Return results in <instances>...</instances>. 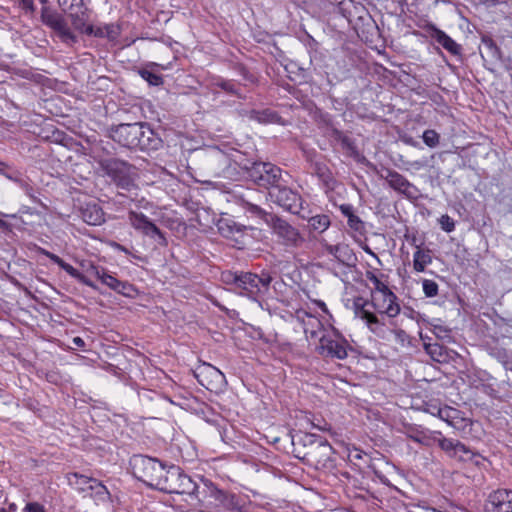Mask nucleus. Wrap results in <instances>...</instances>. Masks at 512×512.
Here are the masks:
<instances>
[{
	"label": "nucleus",
	"instance_id": "obj_19",
	"mask_svg": "<svg viewBox=\"0 0 512 512\" xmlns=\"http://www.w3.org/2000/svg\"><path fill=\"white\" fill-rule=\"evenodd\" d=\"M371 306H373L380 314H385L389 318H394L400 313V305L397 303V296L389 297L386 293H380L376 296L372 293Z\"/></svg>",
	"mask_w": 512,
	"mask_h": 512
},
{
	"label": "nucleus",
	"instance_id": "obj_22",
	"mask_svg": "<svg viewBox=\"0 0 512 512\" xmlns=\"http://www.w3.org/2000/svg\"><path fill=\"white\" fill-rule=\"evenodd\" d=\"M42 20L46 25L57 31L62 37L74 39V36L70 32L65 20L59 14L43 11Z\"/></svg>",
	"mask_w": 512,
	"mask_h": 512
},
{
	"label": "nucleus",
	"instance_id": "obj_29",
	"mask_svg": "<svg viewBox=\"0 0 512 512\" xmlns=\"http://www.w3.org/2000/svg\"><path fill=\"white\" fill-rule=\"evenodd\" d=\"M438 436H441V432H439V431H433V432L420 431V432H417L416 434L410 435V438L417 443H420L425 446H430L433 443H436V439Z\"/></svg>",
	"mask_w": 512,
	"mask_h": 512
},
{
	"label": "nucleus",
	"instance_id": "obj_5",
	"mask_svg": "<svg viewBox=\"0 0 512 512\" xmlns=\"http://www.w3.org/2000/svg\"><path fill=\"white\" fill-rule=\"evenodd\" d=\"M133 476L150 488H154L164 463L157 458L144 455H133L129 461Z\"/></svg>",
	"mask_w": 512,
	"mask_h": 512
},
{
	"label": "nucleus",
	"instance_id": "obj_51",
	"mask_svg": "<svg viewBox=\"0 0 512 512\" xmlns=\"http://www.w3.org/2000/svg\"><path fill=\"white\" fill-rule=\"evenodd\" d=\"M340 210L341 212L347 217V219L349 218V215H353V207L349 204H344V205H341L340 206Z\"/></svg>",
	"mask_w": 512,
	"mask_h": 512
},
{
	"label": "nucleus",
	"instance_id": "obj_48",
	"mask_svg": "<svg viewBox=\"0 0 512 512\" xmlns=\"http://www.w3.org/2000/svg\"><path fill=\"white\" fill-rule=\"evenodd\" d=\"M41 253L43 255H45L47 258H49L52 262H54L55 264H57L59 267H61V265L63 264L64 260L62 258H60L59 256H57L56 254L54 253H51L47 250H44L42 249L41 250Z\"/></svg>",
	"mask_w": 512,
	"mask_h": 512
},
{
	"label": "nucleus",
	"instance_id": "obj_39",
	"mask_svg": "<svg viewBox=\"0 0 512 512\" xmlns=\"http://www.w3.org/2000/svg\"><path fill=\"white\" fill-rule=\"evenodd\" d=\"M422 286L426 297H435L438 294V284L435 281L425 279Z\"/></svg>",
	"mask_w": 512,
	"mask_h": 512
},
{
	"label": "nucleus",
	"instance_id": "obj_21",
	"mask_svg": "<svg viewBox=\"0 0 512 512\" xmlns=\"http://www.w3.org/2000/svg\"><path fill=\"white\" fill-rule=\"evenodd\" d=\"M137 140V148L141 150H157L162 145L161 138L150 128L147 123H141V129H139Z\"/></svg>",
	"mask_w": 512,
	"mask_h": 512
},
{
	"label": "nucleus",
	"instance_id": "obj_43",
	"mask_svg": "<svg viewBox=\"0 0 512 512\" xmlns=\"http://www.w3.org/2000/svg\"><path fill=\"white\" fill-rule=\"evenodd\" d=\"M347 220H348V225L351 229H353L355 231H360L362 229L363 223L357 215H355V214L349 215V218Z\"/></svg>",
	"mask_w": 512,
	"mask_h": 512
},
{
	"label": "nucleus",
	"instance_id": "obj_15",
	"mask_svg": "<svg viewBox=\"0 0 512 512\" xmlns=\"http://www.w3.org/2000/svg\"><path fill=\"white\" fill-rule=\"evenodd\" d=\"M141 123L121 124L113 131V139L124 147L135 149L139 140H137Z\"/></svg>",
	"mask_w": 512,
	"mask_h": 512
},
{
	"label": "nucleus",
	"instance_id": "obj_16",
	"mask_svg": "<svg viewBox=\"0 0 512 512\" xmlns=\"http://www.w3.org/2000/svg\"><path fill=\"white\" fill-rule=\"evenodd\" d=\"M320 243L325 251L332 255L339 263L347 267H354L356 265L357 257L349 245L344 243L331 245L324 239Z\"/></svg>",
	"mask_w": 512,
	"mask_h": 512
},
{
	"label": "nucleus",
	"instance_id": "obj_55",
	"mask_svg": "<svg viewBox=\"0 0 512 512\" xmlns=\"http://www.w3.org/2000/svg\"><path fill=\"white\" fill-rule=\"evenodd\" d=\"M219 230L223 235L228 236V234L225 232L224 224L222 222L219 224Z\"/></svg>",
	"mask_w": 512,
	"mask_h": 512
},
{
	"label": "nucleus",
	"instance_id": "obj_45",
	"mask_svg": "<svg viewBox=\"0 0 512 512\" xmlns=\"http://www.w3.org/2000/svg\"><path fill=\"white\" fill-rule=\"evenodd\" d=\"M23 512H46L43 505L37 502L27 503Z\"/></svg>",
	"mask_w": 512,
	"mask_h": 512
},
{
	"label": "nucleus",
	"instance_id": "obj_46",
	"mask_svg": "<svg viewBox=\"0 0 512 512\" xmlns=\"http://www.w3.org/2000/svg\"><path fill=\"white\" fill-rule=\"evenodd\" d=\"M336 135H337V139H339L341 141L344 148L349 149V150L354 149L353 142L351 141L350 138H348L347 136L343 135L342 133H340L338 131H336Z\"/></svg>",
	"mask_w": 512,
	"mask_h": 512
},
{
	"label": "nucleus",
	"instance_id": "obj_49",
	"mask_svg": "<svg viewBox=\"0 0 512 512\" xmlns=\"http://www.w3.org/2000/svg\"><path fill=\"white\" fill-rule=\"evenodd\" d=\"M18 1H19V4L22 9L29 11V12L34 11L33 0H18Z\"/></svg>",
	"mask_w": 512,
	"mask_h": 512
},
{
	"label": "nucleus",
	"instance_id": "obj_38",
	"mask_svg": "<svg viewBox=\"0 0 512 512\" xmlns=\"http://www.w3.org/2000/svg\"><path fill=\"white\" fill-rule=\"evenodd\" d=\"M245 207L249 212H251V213L257 215L259 218H261L266 224H267V217L276 215L273 213H268V212L264 211L260 206L250 203V202H245Z\"/></svg>",
	"mask_w": 512,
	"mask_h": 512
},
{
	"label": "nucleus",
	"instance_id": "obj_2",
	"mask_svg": "<svg viewBox=\"0 0 512 512\" xmlns=\"http://www.w3.org/2000/svg\"><path fill=\"white\" fill-rule=\"evenodd\" d=\"M153 489L169 494H194L197 486L180 467L164 464Z\"/></svg>",
	"mask_w": 512,
	"mask_h": 512
},
{
	"label": "nucleus",
	"instance_id": "obj_56",
	"mask_svg": "<svg viewBox=\"0 0 512 512\" xmlns=\"http://www.w3.org/2000/svg\"><path fill=\"white\" fill-rule=\"evenodd\" d=\"M6 165L0 161V173H3V167H5Z\"/></svg>",
	"mask_w": 512,
	"mask_h": 512
},
{
	"label": "nucleus",
	"instance_id": "obj_40",
	"mask_svg": "<svg viewBox=\"0 0 512 512\" xmlns=\"http://www.w3.org/2000/svg\"><path fill=\"white\" fill-rule=\"evenodd\" d=\"M439 223L441 225V228L445 232H452L455 229V222L454 220L448 216V215H442L439 219Z\"/></svg>",
	"mask_w": 512,
	"mask_h": 512
},
{
	"label": "nucleus",
	"instance_id": "obj_27",
	"mask_svg": "<svg viewBox=\"0 0 512 512\" xmlns=\"http://www.w3.org/2000/svg\"><path fill=\"white\" fill-rule=\"evenodd\" d=\"M330 218L325 214H318L308 219V226L311 231L323 233L330 226Z\"/></svg>",
	"mask_w": 512,
	"mask_h": 512
},
{
	"label": "nucleus",
	"instance_id": "obj_28",
	"mask_svg": "<svg viewBox=\"0 0 512 512\" xmlns=\"http://www.w3.org/2000/svg\"><path fill=\"white\" fill-rule=\"evenodd\" d=\"M432 262V257L429 250L417 249L413 255V268L417 272L425 271L427 265Z\"/></svg>",
	"mask_w": 512,
	"mask_h": 512
},
{
	"label": "nucleus",
	"instance_id": "obj_13",
	"mask_svg": "<svg viewBox=\"0 0 512 512\" xmlns=\"http://www.w3.org/2000/svg\"><path fill=\"white\" fill-rule=\"evenodd\" d=\"M436 443L450 458L457 459L459 461L471 460L473 453L469 447L464 445L459 440L438 436Z\"/></svg>",
	"mask_w": 512,
	"mask_h": 512
},
{
	"label": "nucleus",
	"instance_id": "obj_36",
	"mask_svg": "<svg viewBox=\"0 0 512 512\" xmlns=\"http://www.w3.org/2000/svg\"><path fill=\"white\" fill-rule=\"evenodd\" d=\"M483 44L487 50V53L493 60H500L501 59V50L498 48V46L494 43V41L490 38L483 39Z\"/></svg>",
	"mask_w": 512,
	"mask_h": 512
},
{
	"label": "nucleus",
	"instance_id": "obj_12",
	"mask_svg": "<svg viewBox=\"0 0 512 512\" xmlns=\"http://www.w3.org/2000/svg\"><path fill=\"white\" fill-rule=\"evenodd\" d=\"M196 377L198 382L210 391L219 390L226 384L224 374L210 364L203 365L197 372Z\"/></svg>",
	"mask_w": 512,
	"mask_h": 512
},
{
	"label": "nucleus",
	"instance_id": "obj_50",
	"mask_svg": "<svg viewBox=\"0 0 512 512\" xmlns=\"http://www.w3.org/2000/svg\"><path fill=\"white\" fill-rule=\"evenodd\" d=\"M77 280L93 289H97V286L91 281L89 280L86 276H84L83 274L80 273L79 277H77Z\"/></svg>",
	"mask_w": 512,
	"mask_h": 512
},
{
	"label": "nucleus",
	"instance_id": "obj_9",
	"mask_svg": "<svg viewBox=\"0 0 512 512\" xmlns=\"http://www.w3.org/2000/svg\"><path fill=\"white\" fill-rule=\"evenodd\" d=\"M104 170L118 188L130 191L134 187V167L127 162L118 159L107 160Z\"/></svg>",
	"mask_w": 512,
	"mask_h": 512
},
{
	"label": "nucleus",
	"instance_id": "obj_23",
	"mask_svg": "<svg viewBox=\"0 0 512 512\" xmlns=\"http://www.w3.org/2000/svg\"><path fill=\"white\" fill-rule=\"evenodd\" d=\"M432 37L439 45H441L452 55H460L461 46L442 30L435 28L433 30Z\"/></svg>",
	"mask_w": 512,
	"mask_h": 512
},
{
	"label": "nucleus",
	"instance_id": "obj_33",
	"mask_svg": "<svg viewBox=\"0 0 512 512\" xmlns=\"http://www.w3.org/2000/svg\"><path fill=\"white\" fill-rule=\"evenodd\" d=\"M212 496L226 508H233L235 506V496L227 494L218 488L212 490Z\"/></svg>",
	"mask_w": 512,
	"mask_h": 512
},
{
	"label": "nucleus",
	"instance_id": "obj_26",
	"mask_svg": "<svg viewBox=\"0 0 512 512\" xmlns=\"http://www.w3.org/2000/svg\"><path fill=\"white\" fill-rule=\"evenodd\" d=\"M92 486H88V495L92 497L96 502H106L110 499V493L102 482L94 479Z\"/></svg>",
	"mask_w": 512,
	"mask_h": 512
},
{
	"label": "nucleus",
	"instance_id": "obj_31",
	"mask_svg": "<svg viewBox=\"0 0 512 512\" xmlns=\"http://www.w3.org/2000/svg\"><path fill=\"white\" fill-rule=\"evenodd\" d=\"M459 410L446 406L437 408V416L451 426H455L454 420L459 418Z\"/></svg>",
	"mask_w": 512,
	"mask_h": 512
},
{
	"label": "nucleus",
	"instance_id": "obj_52",
	"mask_svg": "<svg viewBox=\"0 0 512 512\" xmlns=\"http://www.w3.org/2000/svg\"><path fill=\"white\" fill-rule=\"evenodd\" d=\"M0 215L7 216L6 214L1 213V212H0ZM0 229L3 230V231H10L11 230V225L8 222L0 219Z\"/></svg>",
	"mask_w": 512,
	"mask_h": 512
},
{
	"label": "nucleus",
	"instance_id": "obj_14",
	"mask_svg": "<svg viewBox=\"0 0 512 512\" xmlns=\"http://www.w3.org/2000/svg\"><path fill=\"white\" fill-rule=\"evenodd\" d=\"M485 512H512V490L492 492L484 505Z\"/></svg>",
	"mask_w": 512,
	"mask_h": 512
},
{
	"label": "nucleus",
	"instance_id": "obj_35",
	"mask_svg": "<svg viewBox=\"0 0 512 512\" xmlns=\"http://www.w3.org/2000/svg\"><path fill=\"white\" fill-rule=\"evenodd\" d=\"M139 75L152 86H159V85L163 84L162 76L158 75L148 69H141L139 71Z\"/></svg>",
	"mask_w": 512,
	"mask_h": 512
},
{
	"label": "nucleus",
	"instance_id": "obj_58",
	"mask_svg": "<svg viewBox=\"0 0 512 512\" xmlns=\"http://www.w3.org/2000/svg\"><path fill=\"white\" fill-rule=\"evenodd\" d=\"M40 2H41L42 4H45V3L47 2V0H40Z\"/></svg>",
	"mask_w": 512,
	"mask_h": 512
},
{
	"label": "nucleus",
	"instance_id": "obj_4",
	"mask_svg": "<svg viewBox=\"0 0 512 512\" xmlns=\"http://www.w3.org/2000/svg\"><path fill=\"white\" fill-rule=\"evenodd\" d=\"M267 225L276 237L277 243L287 251L299 249L306 242L304 235L297 227L278 215L267 217Z\"/></svg>",
	"mask_w": 512,
	"mask_h": 512
},
{
	"label": "nucleus",
	"instance_id": "obj_7",
	"mask_svg": "<svg viewBox=\"0 0 512 512\" xmlns=\"http://www.w3.org/2000/svg\"><path fill=\"white\" fill-rule=\"evenodd\" d=\"M287 184L288 179L285 178L282 184H279L268 192V197L283 210L292 214H299L302 209L303 199L296 190L288 187Z\"/></svg>",
	"mask_w": 512,
	"mask_h": 512
},
{
	"label": "nucleus",
	"instance_id": "obj_11",
	"mask_svg": "<svg viewBox=\"0 0 512 512\" xmlns=\"http://www.w3.org/2000/svg\"><path fill=\"white\" fill-rule=\"evenodd\" d=\"M358 299L354 302L355 314L366 322L368 329L378 337L384 338L386 333L385 323L376 314L367 310L365 307L371 305L369 301H363Z\"/></svg>",
	"mask_w": 512,
	"mask_h": 512
},
{
	"label": "nucleus",
	"instance_id": "obj_32",
	"mask_svg": "<svg viewBox=\"0 0 512 512\" xmlns=\"http://www.w3.org/2000/svg\"><path fill=\"white\" fill-rule=\"evenodd\" d=\"M365 276L369 281L373 283L376 292L386 293L389 297H394V293L389 289V287L381 282L380 279L372 271H366Z\"/></svg>",
	"mask_w": 512,
	"mask_h": 512
},
{
	"label": "nucleus",
	"instance_id": "obj_57",
	"mask_svg": "<svg viewBox=\"0 0 512 512\" xmlns=\"http://www.w3.org/2000/svg\"><path fill=\"white\" fill-rule=\"evenodd\" d=\"M9 509H10L11 511H15V510H16V505H15V504H11V505L9 506Z\"/></svg>",
	"mask_w": 512,
	"mask_h": 512
},
{
	"label": "nucleus",
	"instance_id": "obj_59",
	"mask_svg": "<svg viewBox=\"0 0 512 512\" xmlns=\"http://www.w3.org/2000/svg\"><path fill=\"white\" fill-rule=\"evenodd\" d=\"M0 512H8V511L5 509H0Z\"/></svg>",
	"mask_w": 512,
	"mask_h": 512
},
{
	"label": "nucleus",
	"instance_id": "obj_25",
	"mask_svg": "<svg viewBox=\"0 0 512 512\" xmlns=\"http://www.w3.org/2000/svg\"><path fill=\"white\" fill-rule=\"evenodd\" d=\"M82 219L89 225H100L104 221V214L97 205H87L81 212Z\"/></svg>",
	"mask_w": 512,
	"mask_h": 512
},
{
	"label": "nucleus",
	"instance_id": "obj_30",
	"mask_svg": "<svg viewBox=\"0 0 512 512\" xmlns=\"http://www.w3.org/2000/svg\"><path fill=\"white\" fill-rule=\"evenodd\" d=\"M426 352L431 356L434 361L443 362L446 359V349L443 345L438 343L425 344Z\"/></svg>",
	"mask_w": 512,
	"mask_h": 512
},
{
	"label": "nucleus",
	"instance_id": "obj_54",
	"mask_svg": "<svg viewBox=\"0 0 512 512\" xmlns=\"http://www.w3.org/2000/svg\"><path fill=\"white\" fill-rule=\"evenodd\" d=\"M73 343L78 347H83L85 345L84 340L80 337L73 338Z\"/></svg>",
	"mask_w": 512,
	"mask_h": 512
},
{
	"label": "nucleus",
	"instance_id": "obj_8",
	"mask_svg": "<svg viewBox=\"0 0 512 512\" xmlns=\"http://www.w3.org/2000/svg\"><path fill=\"white\" fill-rule=\"evenodd\" d=\"M89 0H58L62 10L68 13L75 29L87 35L93 34V27L88 25V4Z\"/></svg>",
	"mask_w": 512,
	"mask_h": 512
},
{
	"label": "nucleus",
	"instance_id": "obj_47",
	"mask_svg": "<svg viewBox=\"0 0 512 512\" xmlns=\"http://www.w3.org/2000/svg\"><path fill=\"white\" fill-rule=\"evenodd\" d=\"M60 268L66 271L71 277L75 279H77V277H79L80 275V272L77 269H75L72 265L66 263L65 261L63 262Z\"/></svg>",
	"mask_w": 512,
	"mask_h": 512
},
{
	"label": "nucleus",
	"instance_id": "obj_44",
	"mask_svg": "<svg viewBox=\"0 0 512 512\" xmlns=\"http://www.w3.org/2000/svg\"><path fill=\"white\" fill-rule=\"evenodd\" d=\"M218 86L223 89L224 91L228 92V93H231V94H236L237 91H236V85L234 82L232 81H221L218 83Z\"/></svg>",
	"mask_w": 512,
	"mask_h": 512
},
{
	"label": "nucleus",
	"instance_id": "obj_10",
	"mask_svg": "<svg viewBox=\"0 0 512 512\" xmlns=\"http://www.w3.org/2000/svg\"><path fill=\"white\" fill-rule=\"evenodd\" d=\"M128 219L134 229L157 240L160 245H166V238L163 232L146 215L141 212L130 211Z\"/></svg>",
	"mask_w": 512,
	"mask_h": 512
},
{
	"label": "nucleus",
	"instance_id": "obj_41",
	"mask_svg": "<svg viewBox=\"0 0 512 512\" xmlns=\"http://www.w3.org/2000/svg\"><path fill=\"white\" fill-rule=\"evenodd\" d=\"M392 333L394 335L395 342L401 346H405L407 343H409V335L404 330L398 329L392 331Z\"/></svg>",
	"mask_w": 512,
	"mask_h": 512
},
{
	"label": "nucleus",
	"instance_id": "obj_24",
	"mask_svg": "<svg viewBox=\"0 0 512 512\" xmlns=\"http://www.w3.org/2000/svg\"><path fill=\"white\" fill-rule=\"evenodd\" d=\"M94 479L95 478L88 477L86 475L79 474L76 472L67 474V480L69 485L80 493L88 494V486H92V481H94Z\"/></svg>",
	"mask_w": 512,
	"mask_h": 512
},
{
	"label": "nucleus",
	"instance_id": "obj_1",
	"mask_svg": "<svg viewBox=\"0 0 512 512\" xmlns=\"http://www.w3.org/2000/svg\"><path fill=\"white\" fill-rule=\"evenodd\" d=\"M296 458L317 470L332 471L336 466L333 447L323 437L305 433L292 438Z\"/></svg>",
	"mask_w": 512,
	"mask_h": 512
},
{
	"label": "nucleus",
	"instance_id": "obj_53",
	"mask_svg": "<svg viewBox=\"0 0 512 512\" xmlns=\"http://www.w3.org/2000/svg\"><path fill=\"white\" fill-rule=\"evenodd\" d=\"M363 249H364V251H365L367 254H369V255H371L372 257H374L380 265L382 264V263H381V260L379 259V257H378V256H377V255H376V254L371 250V248H370L369 246H365Z\"/></svg>",
	"mask_w": 512,
	"mask_h": 512
},
{
	"label": "nucleus",
	"instance_id": "obj_34",
	"mask_svg": "<svg viewBox=\"0 0 512 512\" xmlns=\"http://www.w3.org/2000/svg\"><path fill=\"white\" fill-rule=\"evenodd\" d=\"M240 279V272L225 271L221 274V281L232 286V290L237 293Z\"/></svg>",
	"mask_w": 512,
	"mask_h": 512
},
{
	"label": "nucleus",
	"instance_id": "obj_20",
	"mask_svg": "<svg viewBox=\"0 0 512 512\" xmlns=\"http://www.w3.org/2000/svg\"><path fill=\"white\" fill-rule=\"evenodd\" d=\"M318 352L322 356L344 359L347 357L345 343L323 335L319 340Z\"/></svg>",
	"mask_w": 512,
	"mask_h": 512
},
{
	"label": "nucleus",
	"instance_id": "obj_6",
	"mask_svg": "<svg viewBox=\"0 0 512 512\" xmlns=\"http://www.w3.org/2000/svg\"><path fill=\"white\" fill-rule=\"evenodd\" d=\"M272 279V276L266 272H262L260 275L252 272H240L237 293L257 301L269 291Z\"/></svg>",
	"mask_w": 512,
	"mask_h": 512
},
{
	"label": "nucleus",
	"instance_id": "obj_3",
	"mask_svg": "<svg viewBox=\"0 0 512 512\" xmlns=\"http://www.w3.org/2000/svg\"><path fill=\"white\" fill-rule=\"evenodd\" d=\"M243 169L247 171L248 177L260 187L267 188L269 191L275 188L285 178H289L288 173L282 172L281 168L269 162H246Z\"/></svg>",
	"mask_w": 512,
	"mask_h": 512
},
{
	"label": "nucleus",
	"instance_id": "obj_42",
	"mask_svg": "<svg viewBox=\"0 0 512 512\" xmlns=\"http://www.w3.org/2000/svg\"><path fill=\"white\" fill-rule=\"evenodd\" d=\"M271 116H273V113L268 110L252 111V114H251V118H253L259 122H269Z\"/></svg>",
	"mask_w": 512,
	"mask_h": 512
},
{
	"label": "nucleus",
	"instance_id": "obj_18",
	"mask_svg": "<svg viewBox=\"0 0 512 512\" xmlns=\"http://www.w3.org/2000/svg\"><path fill=\"white\" fill-rule=\"evenodd\" d=\"M88 272L95 275L104 285L108 286L110 289L117 293L128 296L132 291L131 284L118 280L114 276L106 273L104 269H99L97 266L90 265Z\"/></svg>",
	"mask_w": 512,
	"mask_h": 512
},
{
	"label": "nucleus",
	"instance_id": "obj_17",
	"mask_svg": "<svg viewBox=\"0 0 512 512\" xmlns=\"http://www.w3.org/2000/svg\"><path fill=\"white\" fill-rule=\"evenodd\" d=\"M381 177L387 181L392 189L406 195L407 197L412 198L417 192L415 186L397 171L385 169L381 173Z\"/></svg>",
	"mask_w": 512,
	"mask_h": 512
},
{
	"label": "nucleus",
	"instance_id": "obj_37",
	"mask_svg": "<svg viewBox=\"0 0 512 512\" xmlns=\"http://www.w3.org/2000/svg\"><path fill=\"white\" fill-rule=\"evenodd\" d=\"M423 142L430 148H435L439 144V134L432 129H428L423 133Z\"/></svg>",
	"mask_w": 512,
	"mask_h": 512
}]
</instances>
